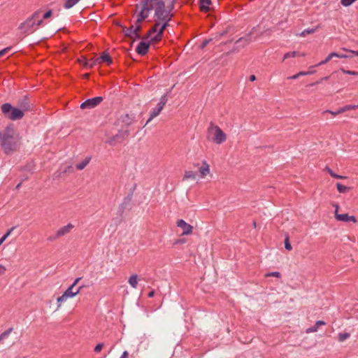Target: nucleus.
I'll return each mask as SVG.
<instances>
[{
  "label": "nucleus",
  "mask_w": 358,
  "mask_h": 358,
  "mask_svg": "<svg viewBox=\"0 0 358 358\" xmlns=\"http://www.w3.org/2000/svg\"><path fill=\"white\" fill-rule=\"evenodd\" d=\"M176 0H143L136 5L138 12L136 22L133 29L136 35H139L141 23L148 17L150 12L155 10L153 27L149 31L147 38L150 41L157 42L162 39L164 30L169 26L171 20V10Z\"/></svg>",
  "instance_id": "f257e3e1"
},
{
  "label": "nucleus",
  "mask_w": 358,
  "mask_h": 358,
  "mask_svg": "<svg viewBox=\"0 0 358 358\" xmlns=\"http://www.w3.org/2000/svg\"><path fill=\"white\" fill-rule=\"evenodd\" d=\"M0 146L7 155L14 154L20 148L21 137L13 124H8L0 131Z\"/></svg>",
  "instance_id": "f03ea898"
},
{
  "label": "nucleus",
  "mask_w": 358,
  "mask_h": 358,
  "mask_svg": "<svg viewBox=\"0 0 358 358\" xmlns=\"http://www.w3.org/2000/svg\"><path fill=\"white\" fill-rule=\"evenodd\" d=\"M41 13L42 11L41 10H36L31 17L21 23L18 27L20 31L24 34L33 33L37 27L42 24V19L41 18Z\"/></svg>",
  "instance_id": "7ed1b4c3"
},
{
  "label": "nucleus",
  "mask_w": 358,
  "mask_h": 358,
  "mask_svg": "<svg viewBox=\"0 0 358 358\" xmlns=\"http://www.w3.org/2000/svg\"><path fill=\"white\" fill-rule=\"evenodd\" d=\"M1 110L4 116L13 121L21 120L24 115V112L29 110V106L24 105L22 109L14 108L10 103H6L1 105Z\"/></svg>",
  "instance_id": "20e7f679"
},
{
  "label": "nucleus",
  "mask_w": 358,
  "mask_h": 358,
  "mask_svg": "<svg viewBox=\"0 0 358 358\" xmlns=\"http://www.w3.org/2000/svg\"><path fill=\"white\" fill-rule=\"evenodd\" d=\"M206 138L215 144L221 145L227 141V136L218 125L211 122L207 129Z\"/></svg>",
  "instance_id": "39448f33"
},
{
  "label": "nucleus",
  "mask_w": 358,
  "mask_h": 358,
  "mask_svg": "<svg viewBox=\"0 0 358 358\" xmlns=\"http://www.w3.org/2000/svg\"><path fill=\"white\" fill-rule=\"evenodd\" d=\"M166 101H167V99H166V96L165 95L162 96L160 98L157 107L153 108L151 110L150 117L148 120L145 125L148 124V122H150L152 119H154L155 117H156L157 116H158L159 115V113H161V111L164 108V106L166 105Z\"/></svg>",
  "instance_id": "423d86ee"
},
{
  "label": "nucleus",
  "mask_w": 358,
  "mask_h": 358,
  "mask_svg": "<svg viewBox=\"0 0 358 358\" xmlns=\"http://www.w3.org/2000/svg\"><path fill=\"white\" fill-rule=\"evenodd\" d=\"M334 206L335 207V218L338 221L345 222H352L354 223L357 222V218L353 215H349L348 213L339 214L338 213V208H339V206L338 204H334Z\"/></svg>",
  "instance_id": "0eeeda50"
},
{
  "label": "nucleus",
  "mask_w": 358,
  "mask_h": 358,
  "mask_svg": "<svg viewBox=\"0 0 358 358\" xmlns=\"http://www.w3.org/2000/svg\"><path fill=\"white\" fill-rule=\"evenodd\" d=\"M176 226L182 229V236H188L193 232V226L187 223L184 220L179 219L176 221Z\"/></svg>",
  "instance_id": "6e6552de"
},
{
  "label": "nucleus",
  "mask_w": 358,
  "mask_h": 358,
  "mask_svg": "<svg viewBox=\"0 0 358 358\" xmlns=\"http://www.w3.org/2000/svg\"><path fill=\"white\" fill-rule=\"evenodd\" d=\"M103 101L101 96H96L92 99H88L81 103L80 108L82 109H90L97 106Z\"/></svg>",
  "instance_id": "1a4fd4ad"
},
{
  "label": "nucleus",
  "mask_w": 358,
  "mask_h": 358,
  "mask_svg": "<svg viewBox=\"0 0 358 358\" xmlns=\"http://www.w3.org/2000/svg\"><path fill=\"white\" fill-rule=\"evenodd\" d=\"M252 41H253V38H252V33L250 32L246 36L238 38L236 41L235 44L238 48H243L248 45Z\"/></svg>",
  "instance_id": "9d476101"
},
{
  "label": "nucleus",
  "mask_w": 358,
  "mask_h": 358,
  "mask_svg": "<svg viewBox=\"0 0 358 358\" xmlns=\"http://www.w3.org/2000/svg\"><path fill=\"white\" fill-rule=\"evenodd\" d=\"M198 172L201 178H205L206 176L210 174V165L207 161L203 160L201 162V168H199Z\"/></svg>",
  "instance_id": "9b49d317"
},
{
  "label": "nucleus",
  "mask_w": 358,
  "mask_h": 358,
  "mask_svg": "<svg viewBox=\"0 0 358 358\" xmlns=\"http://www.w3.org/2000/svg\"><path fill=\"white\" fill-rule=\"evenodd\" d=\"M129 136V132L127 131H125V132H119L118 134H117L115 136H114L113 137H112L108 141V143L110 144V145H115L117 143H122L125 137L128 136Z\"/></svg>",
  "instance_id": "f8f14e48"
},
{
  "label": "nucleus",
  "mask_w": 358,
  "mask_h": 358,
  "mask_svg": "<svg viewBox=\"0 0 358 358\" xmlns=\"http://www.w3.org/2000/svg\"><path fill=\"white\" fill-rule=\"evenodd\" d=\"M135 117L133 115L124 114L117 120L119 124L122 125L129 126L134 122Z\"/></svg>",
  "instance_id": "ddd939ff"
},
{
  "label": "nucleus",
  "mask_w": 358,
  "mask_h": 358,
  "mask_svg": "<svg viewBox=\"0 0 358 358\" xmlns=\"http://www.w3.org/2000/svg\"><path fill=\"white\" fill-rule=\"evenodd\" d=\"M74 226L69 223L66 224V226H64L61 228H59L56 232H55V237L56 238H60L62 236H64L66 235L67 234L70 233V231L73 229Z\"/></svg>",
  "instance_id": "4468645a"
},
{
  "label": "nucleus",
  "mask_w": 358,
  "mask_h": 358,
  "mask_svg": "<svg viewBox=\"0 0 358 358\" xmlns=\"http://www.w3.org/2000/svg\"><path fill=\"white\" fill-rule=\"evenodd\" d=\"M149 46H150L149 43H147L145 41H141L138 43V46L136 47V50L138 54H139L141 55H145L148 51Z\"/></svg>",
  "instance_id": "2eb2a0df"
},
{
  "label": "nucleus",
  "mask_w": 358,
  "mask_h": 358,
  "mask_svg": "<svg viewBox=\"0 0 358 358\" xmlns=\"http://www.w3.org/2000/svg\"><path fill=\"white\" fill-rule=\"evenodd\" d=\"M83 288V286H80L78 288H76V292H74V287L71 285H70L64 293L69 298H73L76 296L81 291V289Z\"/></svg>",
  "instance_id": "dca6fc26"
},
{
  "label": "nucleus",
  "mask_w": 358,
  "mask_h": 358,
  "mask_svg": "<svg viewBox=\"0 0 358 358\" xmlns=\"http://www.w3.org/2000/svg\"><path fill=\"white\" fill-rule=\"evenodd\" d=\"M122 31L124 33L125 36L131 38L136 39L140 38V35H136L135 34V31L134 30L132 25H131L130 27L129 28H127L125 27H122Z\"/></svg>",
  "instance_id": "f3484780"
},
{
  "label": "nucleus",
  "mask_w": 358,
  "mask_h": 358,
  "mask_svg": "<svg viewBox=\"0 0 358 358\" xmlns=\"http://www.w3.org/2000/svg\"><path fill=\"white\" fill-rule=\"evenodd\" d=\"M211 3V0H199L200 10L205 13L208 12L210 9Z\"/></svg>",
  "instance_id": "a211bd4d"
},
{
  "label": "nucleus",
  "mask_w": 358,
  "mask_h": 358,
  "mask_svg": "<svg viewBox=\"0 0 358 358\" xmlns=\"http://www.w3.org/2000/svg\"><path fill=\"white\" fill-rule=\"evenodd\" d=\"M323 325H326V322L322 321V320H318L315 322V325L311 327H309L306 330V332L307 334H309V333H313V332H316L318 330V328L320 327V326H323Z\"/></svg>",
  "instance_id": "6ab92c4d"
},
{
  "label": "nucleus",
  "mask_w": 358,
  "mask_h": 358,
  "mask_svg": "<svg viewBox=\"0 0 358 358\" xmlns=\"http://www.w3.org/2000/svg\"><path fill=\"white\" fill-rule=\"evenodd\" d=\"M69 298L63 293L57 299V310H59L64 303H65Z\"/></svg>",
  "instance_id": "aec40b11"
},
{
  "label": "nucleus",
  "mask_w": 358,
  "mask_h": 358,
  "mask_svg": "<svg viewBox=\"0 0 358 358\" xmlns=\"http://www.w3.org/2000/svg\"><path fill=\"white\" fill-rule=\"evenodd\" d=\"M99 63L106 62L108 65L112 63V59L106 52H103L101 57H98Z\"/></svg>",
  "instance_id": "412c9836"
},
{
  "label": "nucleus",
  "mask_w": 358,
  "mask_h": 358,
  "mask_svg": "<svg viewBox=\"0 0 358 358\" xmlns=\"http://www.w3.org/2000/svg\"><path fill=\"white\" fill-rule=\"evenodd\" d=\"M90 157H86L85 159L76 164V169L80 171L83 170L90 163Z\"/></svg>",
  "instance_id": "4be33fe9"
},
{
  "label": "nucleus",
  "mask_w": 358,
  "mask_h": 358,
  "mask_svg": "<svg viewBox=\"0 0 358 358\" xmlns=\"http://www.w3.org/2000/svg\"><path fill=\"white\" fill-rule=\"evenodd\" d=\"M128 282L131 287L136 289L138 285V275L136 274L131 275L129 278Z\"/></svg>",
  "instance_id": "5701e85b"
},
{
  "label": "nucleus",
  "mask_w": 358,
  "mask_h": 358,
  "mask_svg": "<svg viewBox=\"0 0 358 358\" xmlns=\"http://www.w3.org/2000/svg\"><path fill=\"white\" fill-rule=\"evenodd\" d=\"M195 180L196 173L193 171H185L183 176V180Z\"/></svg>",
  "instance_id": "b1692460"
},
{
  "label": "nucleus",
  "mask_w": 358,
  "mask_h": 358,
  "mask_svg": "<svg viewBox=\"0 0 358 358\" xmlns=\"http://www.w3.org/2000/svg\"><path fill=\"white\" fill-rule=\"evenodd\" d=\"M13 331V327L8 328L7 330L4 331L3 333L0 334V343H1L4 339L7 338L9 335Z\"/></svg>",
  "instance_id": "393cba45"
},
{
  "label": "nucleus",
  "mask_w": 358,
  "mask_h": 358,
  "mask_svg": "<svg viewBox=\"0 0 358 358\" xmlns=\"http://www.w3.org/2000/svg\"><path fill=\"white\" fill-rule=\"evenodd\" d=\"M79 1L80 0H66L64 3V8L66 9H69L78 3Z\"/></svg>",
  "instance_id": "a878e982"
},
{
  "label": "nucleus",
  "mask_w": 358,
  "mask_h": 358,
  "mask_svg": "<svg viewBox=\"0 0 358 358\" xmlns=\"http://www.w3.org/2000/svg\"><path fill=\"white\" fill-rule=\"evenodd\" d=\"M88 62H89V63L87 64V66L88 69H92L94 66L100 64L98 57H96V58H94V57L91 58V59H88Z\"/></svg>",
  "instance_id": "bb28decb"
},
{
  "label": "nucleus",
  "mask_w": 358,
  "mask_h": 358,
  "mask_svg": "<svg viewBox=\"0 0 358 358\" xmlns=\"http://www.w3.org/2000/svg\"><path fill=\"white\" fill-rule=\"evenodd\" d=\"M326 170L327 171V172L329 173V175L334 178H336V179H344V178H346L345 176H340V175H338L336 173H335L331 169H329V167H327L326 168Z\"/></svg>",
  "instance_id": "cd10ccee"
},
{
  "label": "nucleus",
  "mask_w": 358,
  "mask_h": 358,
  "mask_svg": "<svg viewBox=\"0 0 358 358\" xmlns=\"http://www.w3.org/2000/svg\"><path fill=\"white\" fill-rule=\"evenodd\" d=\"M336 188L340 193H345L350 189V187H348L341 183L336 184Z\"/></svg>",
  "instance_id": "c85d7f7f"
},
{
  "label": "nucleus",
  "mask_w": 358,
  "mask_h": 358,
  "mask_svg": "<svg viewBox=\"0 0 358 358\" xmlns=\"http://www.w3.org/2000/svg\"><path fill=\"white\" fill-rule=\"evenodd\" d=\"M357 108V105H346L342 108H340V112H345L347 110H350L351 109H355Z\"/></svg>",
  "instance_id": "c756f323"
},
{
  "label": "nucleus",
  "mask_w": 358,
  "mask_h": 358,
  "mask_svg": "<svg viewBox=\"0 0 358 358\" xmlns=\"http://www.w3.org/2000/svg\"><path fill=\"white\" fill-rule=\"evenodd\" d=\"M315 73V71H301L299 72V73L294 75V76H292V79H296L297 78H299V76H306V75H310V74H313Z\"/></svg>",
  "instance_id": "7c9ffc66"
},
{
  "label": "nucleus",
  "mask_w": 358,
  "mask_h": 358,
  "mask_svg": "<svg viewBox=\"0 0 358 358\" xmlns=\"http://www.w3.org/2000/svg\"><path fill=\"white\" fill-rule=\"evenodd\" d=\"M350 337V334L348 333H341L338 336V339L340 342H343L347 338Z\"/></svg>",
  "instance_id": "2f4dec72"
},
{
  "label": "nucleus",
  "mask_w": 358,
  "mask_h": 358,
  "mask_svg": "<svg viewBox=\"0 0 358 358\" xmlns=\"http://www.w3.org/2000/svg\"><path fill=\"white\" fill-rule=\"evenodd\" d=\"M317 30V28L315 29H307L303 31L301 34H299V36H305L307 34H313Z\"/></svg>",
  "instance_id": "473e14b6"
},
{
  "label": "nucleus",
  "mask_w": 358,
  "mask_h": 358,
  "mask_svg": "<svg viewBox=\"0 0 358 358\" xmlns=\"http://www.w3.org/2000/svg\"><path fill=\"white\" fill-rule=\"evenodd\" d=\"M281 275L279 272L275 271V272H271L267 273L265 274V277H275V278H280Z\"/></svg>",
  "instance_id": "72a5a7b5"
},
{
  "label": "nucleus",
  "mask_w": 358,
  "mask_h": 358,
  "mask_svg": "<svg viewBox=\"0 0 358 358\" xmlns=\"http://www.w3.org/2000/svg\"><path fill=\"white\" fill-rule=\"evenodd\" d=\"M78 62H80V64H81L84 67H86L87 68V64L89 63L88 62V59L85 57H81V58H80L78 59Z\"/></svg>",
  "instance_id": "f704fd0d"
},
{
  "label": "nucleus",
  "mask_w": 358,
  "mask_h": 358,
  "mask_svg": "<svg viewBox=\"0 0 358 358\" xmlns=\"http://www.w3.org/2000/svg\"><path fill=\"white\" fill-rule=\"evenodd\" d=\"M52 10H49L47 12H45L42 16L41 15V18L42 19V21H43V20L50 17L52 16Z\"/></svg>",
  "instance_id": "c9c22d12"
},
{
  "label": "nucleus",
  "mask_w": 358,
  "mask_h": 358,
  "mask_svg": "<svg viewBox=\"0 0 358 358\" xmlns=\"http://www.w3.org/2000/svg\"><path fill=\"white\" fill-rule=\"evenodd\" d=\"M356 0H341V3L344 6H349Z\"/></svg>",
  "instance_id": "e433bc0d"
},
{
  "label": "nucleus",
  "mask_w": 358,
  "mask_h": 358,
  "mask_svg": "<svg viewBox=\"0 0 358 358\" xmlns=\"http://www.w3.org/2000/svg\"><path fill=\"white\" fill-rule=\"evenodd\" d=\"M341 71L345 74L358 76V72L352 71L350 70H345L344 69H341Z\"/></svg>",
  "instance_id": "4c0bfd02"
},
{
  "label": "nucleus",
  "mask_w": 358,
  "mask_h": 358,
  "mask_svg": "<svg viewBox=\"0 0 358 358\" xmlns=\"http://www.w3.org/2000/svg\"><path fill=\"white\" fill-rule=\"evenodd\" d=\"M285 247L287 250H291V244L289 243V238L288 236H287L285 239Z\"/></svg>",
  "instance_id": "58836bf2"
},
{
  "label": "nucleus",
  "mask_w": 358,
  "mask_h": 358,
  "mask_svg": "<svg viewBox=\"0 0 358 358\" xmlns=\"http://www.w3.org/2000/svg\"><path fill=\"white\" fill-rule=\"evenodd\" d=\"M335 56H338V53L336 52H331L324 59V62H329L333 57Z\"/></svg>",
  "instance_id": "ea45409f"
},
{
  "label": "nucleus",
  "mask_w": 358,
  "mask_h": 358,
  "mask_svg": "<svg viewBox=\"0 0 358 358\" xmlns=\"http://www.w3.org/2000/svg\"><path fill=\"white\" fill-rule=\"evenodd\" d=\"M10 47H7L0 50V57L3 56L6 53H7L10 50Z\"/></svg>",
  "instance_id": "a19ab883"
},
{
  "label": "nucleus",
  "mask_w": 358,
  "mask_h": 358,
  "mask_svg": "<svg viewBox=\"0 0 358 358\" xmlns=\"http://www.w3.org/2000/svg\"><path fill=\"white\" fill-rule=\"evenodd\" d=\"M103 346V345L102 343L97 344L94 348V351L96 352H99L102 350Z\"/></svg>",
  "instance_id": "79ce46f5"
},
{
  "label": "nucleus",
  "mask_w": 358,
  "mask_h": 358,
  "mask_svg": "<svg viewBox=\"0 0 358 358\" xmlns=\"http://www.w3.org/2000/svg\"><path fill=\"white\" fill-rule=\"evenodd\" d=\"M324 113H331L333 115L336 116V115H338L340 113H342L343 112H340V108H339L336 111H331V110H327Z\"/></svg>",
  "instance_id": "37998d69"
},
{
  "label": "nucleus",
  "mask_w": 358,
  "mask_h": 358,
  "mask_svg": "<svg viewBox=\"0 0 358 358\" xmlns=\"http://www.w3.org/2000/svg\"><path fill=\"white\" fill-rule=\"evenodd\" d=\"M6 271V268L2 265V264H0V275H3Z\"/></svg>",
  "instance_id": "c03bdc74"
},
{
  "label": "nucleus",
  "mask_w": 358,
  "mask_h": 358,
  "mask_svg": "<svg viewBox=\"0 0 358 358\" xmlns=\"http://www.w3.org/2000/svg\"><path fill=\"white\" fill-rule=\"evenodd\" d=\"M14 229L15 227L10 228L3 236L7 238L10 235Z\"/></svg>",
  "instance_id": "a18cd8bd"
},
{
  "label": "nucleus",
  "mask_w": 358,
  "mask_h": 358,
  "mask_svg": "<svg viewBox=\"0 0 358 358\" xmlns=\"http://www.w3.org/2000/svg\"><path fill=\"white\" fill-rule=\"evenodd\" d=\"M14 229L15 227L10 228L3 236L7 238L10 235Z\"/></svg>",
  "instance_id": "49530a36"
},
{
  "label": "nucleus",
  "mask_w": 358,
  "mask_h": 358,
  "mask_svg": "<svg viewBox=\"0 0 358 358\" xmlns=\"http://www.w3.org/2000/svg\"><path fill=\"white\" fill-rule=\"evenodd\" d=\"M80 280H81L80 277L76 278L75 280L73 281V282L71 285L73 286V287H75Z\"/></svg>",
  "instance_id": "de8ad7c7"
},
{
  "label": "nucleus",
  "mask_w": 358,
  "mask_h": 358,
  "mask_svg": "<svg viewBox=\"0 0 358 358\" xmlns=\"http://www.w3.org/2000/svg\"><path fill=\"white\" fill-rule=\"evenodd\" d=\"M120 358H129V353L127 351H124Z\"/></svg>",
  "instance_id": "09e8293b"
},
{
  "label": "nucleus",
  "mask_w": 358,
  "mask_h": 358,
  "mask_svg": "<svg viewBox=\"0 0 358 358\" xmlns=\"http://www.w3.org/2000/svg\"><path fill=\"white\" fill-rule=\"evenodd\" d=\"M329 78V76H326V77L322 78L321 79H320L319 80H317L316 82V84H320L324 80H327Z\"/></svg>",
  "instance_id": "8fccbe9b"
},
{
  "label": "nucleus",
  "mask_w": 358,
  "mask_h": 358,
  "mask_svg": "<svg viewBox=\"0 0 358 358\" xmlns=\"http://www.w3.org/2000/svg\"><path fill=\"white\" fill-rule=\"evenodd\" d=\"M155 296V291L154 290H152L150 291L148 294V296L149 298H152Z\"/></svg>",
  "instance_id": "3c124183"
},
{
  "label": "nucleus",
  "mask_w": 358,
  "mask_h": 358,
  "mask_svg": "<svg viewBox=\"0 0 358 358\" xmlns=\"http://www.w3.org/2000/svg\"><path fill=\"white\" fill-rule=\"evenodd\" d=\"M193 166L199 170L201 168V162L194 163Z\"/></svg>",
  "instance_id": "603ef678"
},
{
  "label": "nucleus",
  "mask_w": 358,
  "mask_h": 358,
  "mask_svg": "<svg viewBox=\"0 0 358 358\" xmlns=\"http://www.w3.org/2000/svg\"><path fill=\"white\" fill-rule=\"evenodd\" d=\"M327 64V62H324V60H322V62H320V63H318L317 64L315 65V66H322V65H324Z\"/></svg>",
  "instance_id": "864d4df0"
},
{
  "label": "nucleus",
  "mask_w": 358,
  "mask_h": 358,
  "mask_svg": "<svg viewBox=\"0 0 358 358\" xmlns=\"http://www.w3.org/2000/svg\"><path fill=\"white\" fill-rule=\"evenodd\" d=\"M208 43H209V41H208V40L204 41L203 42V43H202V45H201V46H202V48H204L205 46H206V45H207Z\"/></svg>",
  "instance_id": "5fc2aeb1"
},
{
  "label": "nucleus",
  "mask_w": 358,
  "mask_h": 358,
  "mask_svg": "<svg viewBox=\"0 0 358 358\" xmlns=\"http://www.w3.org/2000/svg\"><path fill=\"white\" fill-rule=\"evenodd\" d=\"M255 80H256V77H255V75H251V76H250V81H255Z\"/></svg>",
  "instance_id": "6e6d98bb"
},
{
  "label": "nucleus",
  "mask_w": 358,
  "mask_h": 358,
  "mask_svg": "<svg viewBox=\"0 0 358 358\" xmlns=\"http://www.w3.org/2000/svg\"><path fill=\"white\" fill-rule=\"evenodd\" d=\"M185 243V240H177L176 242H175V244H178V243Z\"/></svg>",
  "instance_id": "4d7b16f0"
},
{
  "label": "nucleus",
  "mask_w": 358,
  "mask_h": 358,
  "mask_svg": "<svg viewBox=\"0 0 358 358\" xmlns=\"http://www.w3.org/2000/svg\"><path fill=\"white\" fill-rule=\"evenodd\" d=\"M335 57H338V58H346L347 56L345 55H340V54H338V56H335Z\"/></svg>",
  "instance_id": "13d9d810"
},
{
  "label": "nucleus",
  "mask_w": 358,
  "mask_h": 358,
  "mask_svg": "<svg viewBox=\"0 0 358 358\" xmlns=\"http://www.w3.org/2000/svg\"><path fill=\"white\" fill-rule=\"evenodd\" d=\"M6 238L2 236L1 238H0V245L6 241Z\"/></svg>",
  "instance_id": "bf43d9fd"
},
{
  "label": "nucleus",
  "mask_w": 358,
  "mask_h": 358,
  "mask_svg": "<svg viewBox=\"0 0 358 358\" xmlns=\"http://www.w3.org/2000/svg\"><path fill=\"white\" fill-rule=\"evenodd\" d=\"M350 52H351L352 54H354L356 56H358V50L357 51H355V50H350Z\"/></svg>",
  "instance_id": "052dcab7"
},
{
  "label": "nucleus",
  "mask_w": 358,
  "mask_h": 358,
  "mask_svg": "<svg viewBox=\"0 0 358 358\" xmlns=\"http://www.w3.org/2000/svg\"><path fill=\"white\" fill-rule=\"evenodd\" d=\"M289 57V52H287V53H286V54L284 55V58H283V59H287Z\"/></svg>",
  "instance_id": "680f3d73"
},
{
  "label": "nucleus",
  "mask_w": 358,
  "mask_h": 358,
  "mask_svg": "<svg viewBox=\"0 0 358 358\" xmlns=\"http://www.w3.org/2000/svg\"><path fill=\"white\" fill-rule=\"evenodd\" d=\"M84 78H89V74H88V73H85V74L84 75Z\"/></svg>",
  "instance_id": "e2e57ef3"
},
{
  "label": "nucleus",
  "mask_w": 358,
  "mask_h": 358,
  "mask_svg": "<svg viewBox=\"0 0 358 358\" xmlns=\"http://www.w3.org/2000/svg\"><path fill=\"white\" fill-rule=\"evenodd\" d=\"M295 54H296L295 52H292V57H294L295 56Z\"/></svg>",
  "instance_id": "0e129e2a"
},
{
  "label": "nucleus",
  "mask_w": 358,
  "mask_h": 358,
  "mask_svg": "<svg viewBox=\"0 0 358 358\" xmlns=\"http://www.w3.org/2000/svg\"><path fill=\"white\" fill-rule=\"evenodd\" d=\"M357 108H358V105H357Z\"/></svg>",
  "instance_id": "69168bd1"
}]
</instances>
